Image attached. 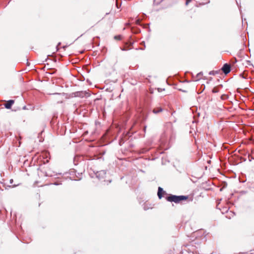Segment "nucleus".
I'll return each mask as SVG.
<instances>
[{"mask_svg": "<svg viewBox=\"0 0 254 254\" xmlns=\"http://www.w3.org/2000/svg\"><path fill=\"white\" fill-rule=\"evenodd\" d=\"M188 198V195H176L174 194H169L166 197V199L169 202H174L176 203H179L180 202L186 200Z\"/></svg>", "mask_w": 254, "mask_h": 254, "instance_id": "nucleus-1", "label": "nucleus"}, {"mask_svg": "<svg viewBox=\"0 0 254 254\" xmlns=\"http://www.w3.org/2000/svg\"><path fill=\"white\" fill-rule=\"evenodd\" d=\"M222 70L225 74H228L231 71L230 65L227 63L225 64L222 67Z\"/></svg>", "mask_w": 254, "mask_h": 254, "instance_id": "nucleus-2", "label": "nucleus"}, {"mask_svg": "<svg viewBox=\"0 0 254 254\" xmlns=\"http://www.w3.org/2000/svg\"><path fill=\"white\" fill-rule=\"evenodd\" d=\"M86 94H87V93L86 91H77V92L72 93V95L74 97H81V98H83V97L86 96Z\"/></svg>", "mask_w": 254, "mask_h": 254, "instance_id": "nucleus-3", "label": "nucleus"}, {"mask_svg": "<svg viewBox=\"0 0 254 254\" xmlns=\"http://www.w3.org/2000/svg\"><path fill=\"white\" fill-rule=\"evenodd\" d=\"M106 174V172L105 170H101L97 172L96 173V176L99 180L104 178Z\"/></svg>", "mask_w": 254, "mask_h": 254, "instance_id": "nucleus-4", "label": "nucleus"}, {"mask_svg": "<svg viewBox=\"0 0 254 254\" xmlns=\"http://www.w3.org/2000/svg\"><path fill=\"white\" fill-rule=\"evenodd\" d=\"M168 138V135L166 132H165L164 134H162L160 138V142L162 145L165 144L167 142Z\"/></svg>", "mask_w": 254, "mask_h": 254, "instance_id": "nucleus-5", "label": "nucleus"}, {"mask_svg": "<svg viewBox=\"0 0 254 254\" xmlns=\"http://www.w3.org/2000/svg\"><path fill=\"white\" fill-rule=\"evenodd\" d=\"M165 193L166 192L163 190V189L161 187H158L157 195L159 199H161L163 197V194Z\"/></svg>", "mask_w": 254, "mask_h": 254, "instance_id": "nucleus-6", "label": "nucleus"}, {"mask_svg": "<svg viewBox=\"0 0 254 254\" xmlns=\"http://www.w3.org/2000/svg\"><path fill=\"white\" fill-rule=\"evenodd\" d=\"M14 103V101L13 100H9L4 104V107L6 109H9L11 108Z\"/></svg>", "mask_w": 254, "mask_h": 254, "instance_id": "nucleus-7", "label": "nucleus"}, {"mask_svg": "<svg viewBox=\"0 0 254 254\" xmlns=\"http://www.w3.org/2000/svg\"><path fill=\"white\" fill-rule=\"evenodd\" d=\"M45 176L48 177H54L57 176V174L50 170L45 172Z\"/></svg>", "mask_w": 254, "mask_h": 254, "instance_id": "nucleus-8", "label": "nucleus"}, {"mask_svg": "<svg viewBox=\"0 0 254 254\" xmlns=\"http://www.w3.org/2000/svg\"><path fill=\"white\" fill-rule=\"evenodd\" d=\"M162 111V109L160 107L155 108L153 110V113L154 114H158Z\"/></svg>", "mask_w": 254, "mask_h": 254, "instance_id": "nucleus-9", "label": "nucleus"}, {"mask_svg": "<svg viewBox=\"0 0 254 254\" xmlns=\"http://www.w3.org/2000/svg\"><path fill=\"white\" fill-rule=\"evenodd\" d=\"M202 75V72H200L198 73H197V75H196V80H198L200 79L201 78V77Z\"/></svg>", "mask_w": 254, "mask_h": 254, "instance_id": "nucleus-10", "label": "nucleus"}, {"mask_svg": "<svg viewBox=\"0 0 254 254\" xmlns=\"http://www.w3.org/2000/svg\"><path fill=\"white\" fill-rule=\"evenodd\" d=\"M219 91L218 88L217 87H214L212 89V92L213 93H217Z\"/></svg>", "mask_w": 254, "mask_h": 254, "instance_id": "nucleus-11", "label": "nucleus"}, {"mask_svg": "<svg viewBox=\"0 0 254 254\" xmlns=\"http://www.w3.org/2000/svg\"><path fill=\"white\" fill-rule=\"evenodd\" d=\"M221 98L222 100H225L228 98V96L225 94H223L221 96Z\"/></svg>", "mask_w": 254, "mask_h": 254, "instance_id": "nucleus-12", "label": "nucleus"}, {"mask_svg": "<svg viewBox=\"0 0 254 254\" xmlns=\"http://www.w3.org/2000/svg\"><path fill=\"white\" fill-rule=\"evenodd\" d=\"M114 38L115 39H117V40H121V36L120 35H117V36H115L114 37Z\"/></svg>", "mask_w": 254, "mask_h": 254, "instance_id": "nucleus-13", "label": "nucleus"}, {"mask_svg": "<svg viewBox=\"0 0 254 254\" xmlns=\"http://www.w3.org/2000/svg\"><path fill=\"white\" fill-rule=\"evenodd\" d=\"M121 4H119V3H118V2L117 1H116V6H117V7L118 8H120V7L121 6Z\"/></svg>", "mask_w": 254, "mask_h": 254, "instance_id": "nucleus-14", "label": "nucleus"}, {"mask_svg": "<svg viewBox=\"0 0 254 254\" xmlns=\"http://www.w3.org/2000/svg\"><path fill=\"white\" fill-rule=\"evenodd\" d=\"M192 0H186V5H187L189 4V3Z\"/></svg>", "mask_w": 254, "mask_h": 254, "instance_id": "nucleus-15", "label": "nucleus"}, {"mask_svg": "<svg viewBox=\"0 0 254 254\" xmlns=\"http://www.w3.org/2000/svg\"><path fill=\"white\" fill-rule=\"evenodd\" d=\"M140 19H138L135 20V23H136L137 24H140Z\"/></svg>", "mask_w": 254, "mask_h": 254, "instance_id": "nucleus-16", "label": "nucleus"}, {"mask_svg": "<svg viewBox=\"0 0 254 254\" xmlns=\"http://www.w3.org/2000/svg\"><path fill=\"white\" fill-rule=\"evenodd\" d=\"M214 71H211L209 72V75H214Z\"/></svg>", "mask_w": 254, "mask_h": 254, "instance_id": "nucleus-17", "label": "nucleus"}, {"mask_svg": "<svg viewBox=\"0 0 254 254\" xmlns=\"http://www.w3.org/2000/svg\"><path fill=\"white\" fill-rule=\"evenodd\" d=\"M124 143V141H123V139H121L119 142L120 145H121L122 144V143Z\"/></svg>", "mask_w": 254, "mask_h": 254, "instance_id": "nucleus-18", "label": "nucleus"}, {"mask_svg": "<svg viewBox=\"0 0 254 254\" xmlns=\"http://www.w3.org/2000/svg\"><path fill=\"white\" fill-rule=\"evenodd\" d=\"M53 184H54V185H55L57 186V185H59L60 184H59V183H56H56H54Z\"/></svg>", "mask_w": 254, "mask_h": 254, "instance_id": "nucleus-19", "label": "nucleus"}, {"mask_svg": "<svg viewBox=\"0 0 254 254\" xmlns=\"http://www.w3.org/2000/svg\"><path fill=\"white\" fill-rule=\"evenodd\" d=\"M61 45V43H58V45H57V48H58V46H59V45ZM57 50H58V49H57Z\"/></svg>", "mask_w": 254, "mask_h": 254, "instance_id": "nucleus-20", "label": "nucleus"}, {"mask_svg": "<svg viewBox=\"0 0 254 254\" xmlns=\"http://www.w3.org/2000/svg\"><path fill=\"white\" fill-rule=\"evenodd\" d=\"M13 180H12V179H11V180H10V184H12V183H13Z\"/></svg>", "mask_w": 254, "mask_h": 254, "instance_id": "nucleus-21", "label": "nucleus"}, {"mask_svg": "<svg viewBox=\"0 0 254 254\" xmlns=\"http://www.w3.org/2000/svg\"><path fill=\"white\" fill-rule=\"evenodd\" d=\"M23 109H26V106H24L23 108Z\"/></svg>", "mask_w": 254, "mask_h": 254, "instance_id": "nucleus-22", "label": "nucleus"}, {"mask_svg": "<svg viewBox=\"0 0 254 254\" xmlns=\"http://www.w3.org/2000/svg\"><path fill=\"white\" fill-rule=\"evenodd\" d=\"M122 49V50H123V51H125V50H125V49H124V48H122V49Z\"/></svg>", "mask_w": 254, "mask_h": 254, "instance_id": "nucleus-23", "label": "nucleus"}, {"mask_svg": "<svg viewBox=\"0 0 254 254\" xmlns=\"http://www.w3.org/2000/svg\"><path fill=\"white\" fill-rule=\"evenodd\" d=\"M141 44H143L144 45L145 43H144V42H142Z\"/></svg>", "mask_w": 254, "mask_h": 254, "instance_id": "nucleus-24", "label": "nucleus"}, {"mask_svg": "<svg viewBox=\"0 0 254 254\" xmlns=\"http://www.w3.org/2000/svg\"><path fill=\"white\" fill-rule=\"evenodd\" d=\"M146 127H144V131H145Z\"/></svg>", "mask_w": 254, "mask_h": 254, "instance_id": "nucleus-25", "label": "nucleus"}, {"mask_svg": "<svg viewBox=\"0 0 254 254\" xmlns=\"http://www.w3.org/2000/svg\"><path fill=\"white\" fill-rule=\"evenodd\" d=\"M182 91L183 92H186V91H185V90H182Z\"/></svg>", "mask_w": 254, "mask_h": 254, "instance_id": "nucleus-26", "label": "nucleus"}, {"mask_svg": "<svg viewBox=\"0 0 254 254\" xmlns=\"http://www.w3.org/2000/svg\"><path fill=\"white\" fill-rule=\"evenodd\" d=\"M65 46H63V48H65Z\"/></svg>", "mask_w": 254, "mask_h": 254, "instance_id": "nucleus-27", "label": "nucleus"}]
</instances>
